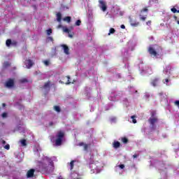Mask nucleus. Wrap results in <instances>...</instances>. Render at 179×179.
Listing matches in <instances>:
<instances>
[{
  "label": "nucleus",
  "mask_w": 179,
  "mask_h": 179,
  "mask_svg": "<svg viewBox=\"0 0 179 179\" xmlns=\"http://www.w3.org/2000/svg\"><path fill=\"white\" fill-rule=\"evenodd\" d=\"M69 37H70V38H72V37H73V36L72 34H69Z\"/></svg>",
  "instance_id": "obj_46"
},
{
  "label": "nucleus",
  "mask_w": 179,
  "mask_h": 179,
  "mask_svg": "<svg viewBox=\"0 0 179 179\" xmlns=\"http://www.w3.org/2000/svg\"><path fill=\"white\" fill-rule=\"evenodd\" d=\"M71 17L69 16H67L63 19L64 22H67L68 23H71Z\"/></svg>",
  "instance_id": "obj_18"
},
{
  "label": "nucleus",
  "mask_w": 179,
  "mask_h": 179,
  "mask_svg": "<svg viewBox=\"0 0 179 179\" xmlns=\"http://www.w3.org/2000/svg\"><path fill=\"white\" fill-rule=\"evenodd\" d=\"M1 116L3 117V118H6L8 117V113H3Z\"/></svg>",
  "instance_id": "obj_36"
},
{
  "label": "nucleus",
  "mask_w": 179,
  "mask_h": 179,
  "mask_svg": "<svg viewBox=\"0 0 179 179\" xmlns=\"http://www.w3.org/2000/svg\"><path fill=\"white\" fill-rule=\"evenodd\" d=\"M46 33H47L48 36H50L51 34H52V29H49L46 30Z\"/></svg>",
  "instance_id": "obj_30"
},
{
  "label": "nucleus",
  "mask_w": 179,
  "mask_h": 179,
  "mask_svg": "<svg viewBox=\"0 0 179 179\" xmlns=\"http://www.w3.org/2000/svg\"><path fill=\"white\" fill-rule=\"evenodd\" d=\"M115 33V29L114 28H110L109 30V33L108 34V36H110L111 34H114Z\"/></svg>",
  "instance_id": "obj_20"
},
{
  "label": "nucleus",
  "mask_w": 179,
  "mask_h": 179,
  "mask_svg": "<svg viewBox=\"0 0 179 179\" xmlns=\"http://www.w3.org/2000/svg\"><path fill=\"white\" fill-rule=\"evenodd\" d=\"M59 27H61V25H59Z\"/></svg>",
  "instance_id": "obj_54"
},
{
  "label": "nucleus",
  "mask_w": 179,
  "mask_h": 179,
  "mask_svg": "<svg viewBox=\"0 0 179 179\" xmlns=\"http://www.w3.org/2000/svg\"><path fill=\"white\" fill-rule=\"evenodd\" d=\"M148 52L153 57H157V52L152 47L148 48Z\"/></svg>",
  "instance_id": "obj_9"
},
{
  "label": "nucleus",
  "mask_w": 179,
  "mask_h": 179,
  "mask_svg": "<svg viewBox=\"0 0 179 179\" xmlns=\"http://www.w3.org/2000/svg\"><path fill=\"white\" fill-rule=\"evenodd\" d=\"M34 171H36V170L31 169H29L27 173V178H31L33 177H34Z\"/></svg>",
  "instance_id": "obj_10"
},
{
  "label": "nucleus",
  "mask_w": 179,
  "mask_h": 179,
  "mask_svg": "<svg viewBox=\"0 0 179 179\" xmlns=\"http://www.w3.org/2000/svg\"><path fill=\"white\" fill-rule=\"evenodd\" d=\"M54 108H55V111H57V113L61 112V108H59V106H54Z\"/></svg>",
  "instance_id": "obj_25"
},
{
  "label": "nucleus",
  "mask_w": 179,
  "mask_h": 179,
  "mask_svg": "<svg viewBox=\"0 0 179 179\" xmlns=\"http://www.w3.org/2000/svg\"><path fill=\"white\" fill-rule=\"evenodd\" d=\"M138 156H139V155H133V159H136V157H138Z\"/></svg>",
  "instance_id": "obj_41"
},
{
  "label": "nucleus",
  "mask_w": 179,
  "mask_h": 179,
  "mask_svg": "<svg viewBox=\"0 0 179 179\" xmlns=\"http://www.w3.org/2000/svg\"><path fill=\"white\" fill-rule=\"evenodd\" d=\"M149 12V9H148V7H145L144 8L141 9L140 11V20H141L142 22H145L147 19L148 15H145L143 16V13H148Z\"/></svg>",
  "instance_id": "obj_3"
},
{
  "label": "nucleus",
  "mask_w": 179,
  "mask_h": 179,
  "mask_svg": "<svg viewBox=\"0 0 179 179\" xmlns=\"http://www.w3.org/2000/svg\"><path fill=\"white\" fill-rule=\"evenodd\" d=\"M175 105L177 106L179 108V101H175Z\"/></svg>",
  "instance_id": "obj_40"
},
{
  "label": "nucleus",
  "mask_w": 179,
  "mask_h": 179,
  "mask_svg": "<svg viewBox=\"0 0 179 179\" xmlns=\"http://www.w3.org/2000/svg\"><path fill=\"white\" fill-rule=\"evenodd\" d=\"M49 40H51L52 41V37H49Z\"/></svg>",
  "instance_id": "obj_49"
},
{
  "label": "nucleus",
  "mask_w": 179,
  "mask_h": 179,
  "mask_svg": "<svg viewBox=\"0 0 179 179\" xmlns=\"http://www.w3.org/2000/svg\"><path fill=\"white\" fill-rule=\"evenodd\" d=\"M49 125H50V127H52V125H54V122H50L49 123Z\"/></svg>",
  "instance_id": "obj_43"
},
{
  "label": "nucleus",
  "mask_w": 179,
  "mask_h": 179,
  "mask_svg": "<svg viewBox=\"0 0 179 179\" xmlns=\"http://www.w3.org/2000/svg\"><path fill=\"white\" fill-rule=\"evenodd\" d=\"M131 118L132 119V122H133V124H136V119H135V118H136V116L132 115V116L131 117Z\"/></svg>",
  "instance_id": "obj_28"
},
{
  "label": "nucleus",
  "mask_w": 179,
  "mask_h": 179,
  "mask_svg": "<svg viewBox=\"0 0 179 179\" xmlns=\"http://www.w3.org/2000/svg\"><path fill=\"white\" fill-rule=\"evenodd\" d=\"M61 47H62L64 54H66V55H69V48L68 45L63 44L61 45Z\"/></svg>",
  "instance_id": "obj_11"
},
{
  "label": "nucleus",
  "mask_w": 179,
  "mask_h": 179,
  "mask_svg": "<svg viewBox=\"0 0 179 179\" xmlns=\"http://www.w3.org/2000/svg\"><path fill=\"white\" fill-rule=\"evenodd\" d=\"M78 146H84V150L87 151L89 149L90 144H85L83 142H80L78 143Z\"/></svg>",
  "instance_id": "obj_12"
},
{
  "label": "nucleus",
  "mask_w": 179,
  "mask_h": 179,
  "mask_svg": "<svg viewBox=\"0 0 179 179\" xmlns=\"http://www.w3.org/2000/svg\"><path fill=\"white\" fill-rule=\"evenodd\" d=\"M159 96H163V92H159Z\"/></svg>",
  "instance_id": "obj_47"
},
{
  "label": "nucleus",
  "mask_w": 179,
  "mask_h": 179,
  "mask_svg": "<svg viewBox=\"0 0 179 179\" xmlns=\"http://www.w3.org/2000/svg\"><path fill=\"white\" fill-rule=\"evenodd\" d=\"M4 149H6V150H9L10 149V145L9 144H7L4 146Z\"/></svg>",
  "instance_id": "obj_35"
},
{
  "label": "nucleus",
  "mask_w": 179,
  "mask_h": 179,
  "mask_svg": "<svg viewBox=\"0 0 179 179\" xmlns=\"http://www.w3.org/2000/svg\"><path fill=\"white\" fill-rule=\"evenodd\" d=\"M171 12H173V13H178V10H177L176 8L173 7L171 9Z\"/></svg>",
  "instance_id": "obj_29"
},
{
  "label": "nucleus",
  "mask_w": 179,
  "mask_h": 179,
  "mask_svg": "<svg viewBox=\"0 0 179 179\" xmlns=\"http://www.w3.org/2000/svg\"><path fill=\"white\" fill-rule=\"evenodd\" d=\"M27 82H29V80H27V79L26 78H22L20 80V83H27Z\"/></svg>",
  "instance_id": "obj_26"
},
{
  "label": "nucleus",
  "mask_w": 179,
  "mask_h": 179,
  "mask_svg": "<svg viewBox=\"0 0 179 179\" xmlns=\"http://www.w3.org/2000/svg\"><path fill=\"white\" fill-rule=\"evenodd\" d=\"M175 19H177V17H175Z\"/></svg>",
  "instance_id": "obj_53"
},
{
  "label": "nucleus",
  "mask_w": 179,
  "mask_h": 179,
  "mask_svg": "<svg viewBox=\"0 0 179 179\" xmlns=\"http://www.w3.org/2000/svg\"><path fill=\"white\" fill-rule=\"evenodd\" d=\"M99 3H100L99 8H101L103 12H106V10H107V4L106 3V1L99 0Z\"/></svg>",
  "instance_id": "obj_7"
},
{
  "label": "nucleus",
  "mask_w": 179,
  "mask_h": 179,
  "mask_svg": "<svg viewBox=\"0 0 179 179\" xmlns=\"http://www.w3.org/2000/svg\"><path fill=\"white\" fill-rule=\"evenodd\" d=\"M178 13H179V10H178Z\"/></svg>",
  "instance_id": "obj_52"
},
{
  "label": "nucleus",
  "mask_w": 179,
  "mask_h": 179,
  "mask_svg": "<svg viewBox=\"0 0 179 179\" xmlns=\"http://www.w3.org/2000/svg\"><path fill=\"white\" fill-rule=\"evenodd\" d=\"M11 64L9 62H5L3 63V68H9Z\"/></svg>",
  "instance_id": "obj_19"
},
{
  "label": "nucleus",
  "mask_w": 179,
  "mask_h": 179,
  "mask_svg": "<svg viewBox=\"0 0 179 179\" xmlns=\"http://www.w3.org/2000/svg\"><path fill=\"white\" fill-rule=\"evenodd\" d=\"M43 64H44V65H45V66H48V65H50V61L44 60Z\"/></svg>",
  "instance_id": "obj_32"
},
{
  "label": "nucleus",
  "mask_w": 179,
  "mask_h": 179,
  "mask_svg": "<svg viewBox=\"0 0 179 179\" xmlns=\"http://www.w3.org/2000/svg\"><path fill=\"white\" fill-rule=\"evenodd\" d=\"M3 107H6V103H2Z\"/></svg>",
  "instance_id": "obj_48"
},
{
  "label": "nucleus",
  "mask_w": 179,
  "mask_h": 179,
  "mask_svg": "<svg viewBox=\"0 0 179 179\" xmlns=\"http://www.w3.org/2000/svg\"><path fill=\"white\" fill-rule=\"evenodd\" d=\"M6 87L10 89V87H13L15 86V79L14 78H8L5 83Z\"/></svg>",
  "instance_id": "obj_4"
},
{
  "label": "nucleus",
  "mask_w": 179,
  "mask_h": 179,
  "mask_svg": "<svg viewBox=\"0 0 179 179\" xmlns=\"http://www.w3.org/2000/svg\"><path fill=\"white\" fill-rule=\"evenodd\" d=\"M169 71H171V66L170 65L166 66V69L164 70L165 73H169Z\"/></svg>",
  "instance_id": "obj_21"
},
{
  "label": "nucleus",
  "mask_w": 179,
  "mask_h": 179,
  "mask_svg": "<svg viewBox=\"0 0 179 179\" xmlns=\"http://www.w3.org/2000/svg\"><path fill=\"white\" fill-rule=\"evenodd\" d=\"M159 121V119L157 117H150L148 120V122L151 125V129H152L154 131L156 129V127L155 126V124Z\"/></svg>",
  "instance_id": "obj_5"
},
{
  "label": "nucleus",
  "mask_w": 179,
  "mask_h": 179,
  "mask_svg": "<svg viewBox=\"0 0 179 179\" xmlns=\"http://www.w3.org/2000/svg\"><path fill=\"white\" fill-rule=\"evenodd\" d=\"M155 115H156V111L152 110L151 112V118H155Z\"/></svg>",
  "instance_id": "obj_33"
},
{
  "label": "nucleus",
  "mask_w": 179,
  "mask_h": 179,
  "mask_svg": "<svg viewBox=\"0 0 179 179\" xmlns=\"http://www.w3.org/2000/svg\"><path fill=\"white\" fill-rule=\"evenodd\" d=\"M80 23H82V21H80V20H78L76 22V26H79L80 24Z\"/></svg>",
  "instance_id": "obj_34"
},
{
  "label": "nucleus",
  "mask_w": 179,
  "mask_h": 179,
  "mask_svg": "<svg viewBox=\"0 0 179 179\" xmlns=\"http://www.w3.org/2000/svg\"><path fill=\"white\" fill-rule=\"evenodd\" d=\"M22 146H27V143H26V139H22L20 141Z\"/></svg>",
  "instance_id": "obj_22"
},
{
  "label": "nucleus",
  "mask_w": 179,
  "mask_h": 179,
  "mask_svg": "<svg viewBox=\"0 0 179 179\" xmlns=\"http://www.w3.org/2000/svg\"><path fill=\"white\" fill-rule=\"evenodd\" d=\"M177 23H178V24H179V20H178V21H177Z\"/></svg>",
  "instance_id": "obj_51"
},
{
  "label": "nucleus",
  "mask_w": 179,
  "mask_h": 179,
  "mask_svg": "<svg viewBox=\"0 0 179 179\" xmlns=\"http://www.w3.org/2000/svg\"><path fill=\"white\" fill-rule=\"evenodd\" d=\"M113 146L114 149H118V148H120V146H121V143H120V141H114L113 143Z\"/></svg>",
  "instance_id": "obj_14"
},
{
  "label": "nucleus",
  "mask_w": 179,
  "mask_h": 179,
  "mask_svg": "<svg viewBox=\"0 0 179 179\" xmlns=\"http://www.w3.org/2000/svg\"><path fill=\"white\" fill-rule=\"evenodd\" d=\"M66 79H67V82L65 83V85H71V77H69V76H66Z\"/></svg>",
  "instance_id": "obj_27"
},
{
  "label": "nucleus",
  "mask_w": 179,
  "mask_h": 179,
  "mask_svg": "<svg viewBox=\"0 0 179 179\" xmlns=\"http://www.w3.org/2000/svg\"><path fill=\"white\" fill-rule=\"evenodd\" d=\"M131 26H133V27H136L139 26V22H131Z\"/></svg>",
  "instance_id": "obj_23"
},
{
  "label": "nucleus",
  "mask_w": 179,
  "mask_h": 179,
  "mask_svg": "<svg viewBox=\"0 0 179 179\" xmlns=\"http://www.w3.org/2000/svg\"><path fill=\"white\" fill-rule=\"evenodd\" d=\"M64 31L65 33H69V31H70L69 29H68V28H64Z\"/></svg>",
  "instance_id": "obj_37"
},
{
  "label": "nucleus",
  "mask_w": 179,
  "mask_h": 179,
  "mask_svg": "<svg viewBox=\"0 0 179 179\" xmlns=\"http://www.w3.org/2000/svg\"><path fill=\"white\" fill-rule=\"evenodd\" d=\"M165 82H166V84L167 85L169 82V79L168 78L165 79Z\"/></svg>",
  "instance_id": "obj_44"
},
{
  "label": "nucleus",
  "mask_w": 179,
  "mask_h": 179,
  "mask_svg": "<svg viewBox=\"0 0 179 179\" xmlns=\"http://www.w3.org/2000/svg\"><path fill=\"white\" fill-rule=\"evenodd\" d=\"M25 65L27 68V69H30L33 65H34V62L31 61V59H28L26 60Z\"/></svg>",
  "instance_id": "obj_8"
},
{
  "label": "nucleus",
  "mask_w": 179,
  "mask_h": 179,
  "mask_svg": "<svg viewBox=\"0 0 179 179\" xmlns=\"http://www.w3.org/2000/svg\"><path fill=\"white\" fill-rule=\"evenodd\" d=\"M159 50H161V51H162V50H163V49L162 48V47H159Z\"/></svg>",
  "instance_id": "obj_50"
},
{
  "label": "nucleus",
  "mask_w": 179,
  "mask_h": 179,
  "mask_svg": "<svg viewBox=\"0 0 179 179\" xmlns=\"http://www.w3.org/2000/svg\"><path fill=\"white\" fill-rule=\"evenodd\" d=\"M122 142H123V143H128V138L126 137L122 138Z\"/></svg>",
  "instance_id": "obj_31"
},
{
  "label": "nucleus",
  "mask_w": 179,
  "mask_h": 179,
  "mask_svg": "<svg viewBox=\"0 0 179 179\" xmlns=\"http://www.w3.org/2000/svg\"><path fill=\"white\" fill-rule=\"evenodd\" d=\"M56 16L57 22H61V20H62V15L61 13H57Z\"/></svg>",
  "instance_id": "obj_16"
},
{
  "label": "nucleus",
  "mask_w": 179,
  "mask_h": 179,
  "mask_svg": "<svg viewBox=\"0 0 179 179\" xmlns=\"http://www.w3.org/2000/svg\"><path fill=\"white\" fill-rule=\"evenodd\" d=\"M151 85L154 87H156V86H157L159 85V78H155L154 80H152L151 81Z\"/></svg>",
  "instance_id": "obj_13"
},
{
  "label": "nucleus",
  "mask_w": 179,
  "mask_h": 179,
  "mask_svg": "<svg viewBox=\"0 0 179 179\" xmlns=\"http://www.w3.org/2000/svg\"><path fill=\"white\" fill-rule=\"evenodd\" d=\"M65 138V133L64 131H58L56 135V140L55 141V146H61Z\"/></svg>",
  "instance_id": "obj_2"
},
{
  "label": "nucleus",
  "mask_w": 179,
  "mask_h": 179,
  "mask_svg": "<svg viewBox=\"0 0 179 179\" xmlns=\"http://www.w3.org/2000/svg\"><path fill=\"white\" fill-rule=\"evenodd\" d=\"M74 163H75V161L73 160H72L70 162V170H73V166H75Z\"/></svg>",
  "instance_id": "obj_24"
},
{
  "label": "nucleus",
  "mask_w": 179,
  "mask_h": 179,
  "mask_svg": "<svg viewBox=\"0 0 179 179\" xmlns=\"http://www.w3.org/2000/svg\"><path fill=\"white\" fill-rule=\"evenodd\" d=\"M46 159L48 162H49V164L48 165L45 163H41L39 165V169L42 173H51V171H52V167H54V162L50 158Z\"/></svg>",
  "instance_id": "obj_1"
},
{
  "label": "nucleus",
  "mask_w": 179,
  "mask_h": 179,
  "mask_svg": "<svg viewBox=\"0 0 179 179\" xmlns=\"http://www.w3.org/2000/svg\"><path fill=\"white\" fill-rule=\"evenodd\" d=\"M90 168L91 169L92 173H97V170H99V166L94 162L90 164Z\"/></svg>",
  "instance_id": "obj_6"
},
{
  "label": "nucleus",
  "mask_w": 179,
  "mask_h": 179,
  "mask_svg": "<svg viewBox=\"0 0 179 179\" xmlns=\"http://www.w3.org/2000/svg\"><path fill=\"white\" fill-rule=\"evenodd\" d=\"M6 44L7 47H10L11 44H14V45H16V44H17V42L12 43V40L8 39L6 42Z\"/></svg>",
  "instance_id": "obj_15"
},
{
  "label": "nucleus",
  "mask_w": 179,
  "mask_h": 179,
  "mask_svg": "<svg viewBox=\"0 0 179 179\" xmlns=\"http://www.w3.org/2000/svg\"><path fill=\"white\" fill-rule=\"evenodd\" d=\"M50 85H51V81L48 80V82L45 83L43 85V89L49 88Z\"/></svg>",
  "instance_id": "obj_17"
},
{
  "label": "nucleus",
  "mask_w": 179,
  "mask_h": 179,
  "mask_svg": "<svg viewBox=\"0 0 179 179\" xmlns=\"http://www.w3.org/2000/svg\"><path fill=\"white\" fill-rule=\"evenodd\" d=\"M120 27H121V29H125V25L122 24V25L120 26Z\"/></svg>",
  "instance_id": "obj_45"
},
{
  "label": "nucleus",
  "mask_w": 179,
  "mask_h": 179,
  "mask_svg": "<svg viewBox=\"0 0 179 179\" xmlns=\"http://www.w3.org/2000/svg\"><path fill=\"white\" fill-rule=\"evenodd\" d=\"M1 143H2L3 145H6V141H5L4 140H2V141H1Z\"/></svg>",
  "instance_id": "obj_42"
},
{
  "label": "nucleus",
  "mask_w": 179,
  "mask_h": 179,
  "mask_svg": "<svg viewBox=\"0 0 179 179\" xmlns=\"http://www.w3.org/2000/svg\"><path fill=\"white\" fill-rule=\"evenodd\" d=\"M119 167H120V169H125V165H124V164H120V165H119Z\"/></svg>",
  "instance_id": "obj_39"
},
{
  "label": "nucleus",
  "mask_w": 179,
  "mask_h": 179,
  "mask_svg": "<svg viewBox=\"0 0 179 179\" xmlns=\"http://www.w3.org/2000/svg\"><path fill=\"white\" fill-rule=\"evenodd\" d=\"M147 26H150L152 24V21L149 20L146 22Z\"/></svg>",
  "instance_id": "obj_38"
}]
</instances>
